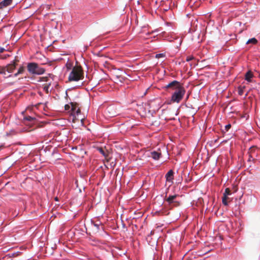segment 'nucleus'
I'll return each instance as SVG.
<instances>
[{"mask_svg": "<svg viewBox=\"0 0 260 260\" xmlns=\"http://www.w3.org/2000/svg\"><path fill=\"white\" fill-rule=\"evenodd\" d=\"M83 71L82 67L80 66L74 67L69 76V80L70 81H77L83 79Z\"/></svg>", "mask_w": 260, "mask_h": 260, "instance_id": "f257e3e1", "label": "nucleus"}, {"mask_svg": "<svg viewBox=\"0 0 260 260\" xmlns=\"http://www.w3.org/2000/svg\"><path fill=\"white\" fill-rule=\"evenodd\" d=\"M27 68L28 71L32 74L42 75L45 70L39 66L37 63L30 62L27 64Z\"/></svg>", "mask_w": 260, "mask_h": 260, "instance_id": "f03ea898", "label": "nucleus"}, {"mask_svg": "<svg viewBox=\"0 0 260 260\" xmlns=\"http://www.w3.org/2000/svg\"><path fill=\"white\" fill-rule=\"evenodd\" d=\"M164 88L167 92H171L173 91H178L181 90V89H184V88L180 82L176 80H174L166 85Z\"/></svg>", "mask_w": 260, "mask_h": 260, "instance_id": "7ed1b4c3", "label": "nucleus"}, {"mask_svg": "<svg viewBox=\"0 0 260 260\" xmlns=\"http://www.w3.org/2000/svg\"><path fill=\"white\" fill-rule=\"evenodd\" d=\"M185 93V90L184 88L174 91L172 95L171 100L168 102V104H171L174 103H179L182 100Z\"/></svg>", "mask_w": 260, "mask_h": 260, "instance_id": "20e7f679", "label": "nucleus"}, {"mask_svg": "<svg viewBox=\"0 0 260 260\" xmlns=\"http://www.w3.org/2000/svg\"><path fill=\"white\" fill-rule=\"evenodd\" d=\"M178 196V195L175 194L170 195L168 197H167V196H166L165 200L168 203L169 205L171 206L178 207L180 205V202L177 200V198Z\"/></svg>", "mask_w": 260, "mask_h": 260, "instance_id": "39448f33", "label": "nucleus"}, {"mask_svg": "<svg viewBox=\"0 0 260 260\" xmlns=\"http://www.w3.org/2000/svg\"><path fill=\"white\" fill-rule=\"evenodd\" d=\"M71 104L72 114L74 116L78 115V114L80 113V109L78 107V104L74 103H71Z\"/></svg>", "mask_w": 260, "mask_h": 260, "instance_id": "423d86ee", "label": "nucleus"}, {"mask_svg": "<svg viewBox=\"0 0 260 260\" xmlns=\"http://www.w3.org/2000/svg\"><path fill=\"white\" fill-rule=\"evenodd\" d=\"M18 60H15L12 63L8 64L6 66L7 72L8 73H12L16 68V62H18Z\"/></svg>", "mask_w": 260, "mask_h": 260, "instance_id": "0eeeda50", "label": "nucleus"}, {"mask_svg": "<svg viewBox=\"0 0 260 260\" xmlns=\"http://www.w3.org/2000/svg\"><path fill=\"white\" fill-rule=\"evenodd\" d=\"M174 172L173 170H170L166 175V180L168 182L173 183Z\"/></svg>", "mask_w": 260, "mask_h": 260, "instance_id": "6e6552de", "label": "nucleus"}, {"mask_svg": "<svg viewBox=\"0 0 260 260\" xmlns=\"http://www.w3.org/2000/svg\"><path fill=\"white\" fill-rule=\"evenodd\" d=\"M12 2V0H3L0 3V9H3L8 6H10Z\"/></svg>", "mask_w": 260, "mask_h": 260, "instance_id": "1a4fd4ad", "label": "nucleus"}, {"mask_svg": "<svg viewBox=\"0 0 260 260\" xmlns=\"http://www.w3.org/2000/svg\"><path fill=\"white\" fill-rule=\"evenodd\" d=\"M161 155V153L154 151L150 153V156L152 157L155 160H158L160 158Z\"/></svg>", "mask_w": 260, "mask_h": 260, "instance_id": "9d476101", "label": "nucleus"}, {"mask_svg": "<svg viewBox=\"0 0 260 260\" xmlns=\"http://www.w3.org/2000/svg\"><path fill=\"white\" fill-rule=\"evenodd\" d=\"M253 77V73L251 71H248L245 75V79L250 82H251V79Z\"/></svg>", "mask_w": 260, "mask_h": 260, "instance_id": "9b49d317", "label": "nucleus"}, {"mask_svg": "<svg viewBox=\"0 0 260 260\" xmlns=\"http://www.w3.org/2000/svg\"><path fill=\"white\" fill-rule=\"evenodd\" d=\"M257 43V40L255 38H251V39H249L247 42H246V44H256V43Z\"/></svg>", "mask_w": 260, "mask_h": 260, "instance_id": "f8f14e48", "label": "nucleus"}, {"mask_svg": "<svg viewBox=\"0 0 260 260\" xmlns=\"http://www.w3.org/2000/svg\"><path fill=\"white\" fill-rule=\"evenodd\" d=\"M36 118L35 117H31L30 116H26L24 118V120L29 121H34Z\"/></svg>", "mask_w": 260, "mask_h": 260, "instance_id": "ddd939ff", "label": "nucleus"}, {"mask_svg": "<svg viewBox=\"0 0 260 260\" xmlns=\"http://www.w3.org/2000/svg\"><path fill=\"white\" fill-rule=\"evenodd\" d=\"M231 194V190L229 188H226L225 190V191L223 193V197H227L228 195H230Z\"/></svg>", "mask_w": 260, "mask_h": 260, "instance_id": "4468645a", "label": "nucleus"}, {"mask_svg": "<svg viewBox=\"0 0 260 260\" xmlns=\"http://www.w3.org/2000/svg\"><path fill=\"white\" fill-rule=\"evenodd\" d=\"M24 68L23 67H20L17 73L15 74V76H17L18 75L24 72Z\"/></svg>", "mask_w": 260, "mask_h": 260, "instance_id": "2eb2a0df", "label": "nucleus"}, {"mask_svg": "<svg viewBox=\"0 0 260 260\" xmlns=\"http://www.w3.org/2000/svg\"><path fill=\"white\" fill-rule=\"evenodd\" d=\"M7 71L6 67H0V74H5Z\"/></svg>", "mask_w": 260, "mask_h": 260, "instance_id": "dca6fc26", "label": "nucleus"}, {"mask_svg": "<svg viewBox=\"0 0 260 260\" xmlns=\"http://www.w3.org/2000/svg\"><path fill=\"white\" fill-rule=\"evenodd\" d=\"M228 197H222V204L225 205V206H227L228 205V203L227 202V199H228Z\"/></svg>", "mask_w": 260, "mask_h": 260, "instance_id": "f3484780", "label": "nucleus"}, {"mask_svg": "<svg viewBox=\"0 0 260 260\" xmlns=\"http://www.w3.org/2000/svg\"><path fill=\"white\" fill-rule=\"evenodd\" d=\"M244 87L239 86L238 87V93L240 95H242L243 94V90Z\"/></svg>", "mask_w": 260, "mask_h": 260, "instance_id": "a211bd4d", "label": "nucleus"}, {"mask_svg": "<svg viewBox=\"0 0 260 260\" xmlns=\"http://www.w3.org/2000/svg\"><path fill=\"white\" fill-rule=\"evenodd\" d=\"M48 80V78L47 77H43L40 78L39 81L41 82H47Z\"/></svg>", "mask_w": 260, "mask_h": 260, "instance_id": "6ab92c4d", "label": "nucleus"}, {"mask_svg": "<svg viewBox=\"0 0 260 260\" xmlns=\"http://www.w3.org/2000/svg\"><path fill=\"white\" fill-rule=\"evenodd\" d=\"M98 150L99 151V152L101 153H102L105 157L107 156L105 151L104 150V149L102 148H99Z\"/></svg>", "mask_w": 260, "mask_h": 260, "instance_id": "aec40b11", "label": "nucleus"}, {"mask_svg": "<svg viewBox=\"0 0 260 260\" xmlns=\"http://www.w3.org/2000/svg\"><path fill=\"white\" fill-rule=\"evenodd\" d=\"M194 59V57L193 56H187L186 59V61H189L192 59Z\"/></svg>", "mask_w": 260, "mask_h": 260, "instance_id": "412c9836", "label": "nucleus"}, {"mask_svg": "<svg viewBox=\"0 0 260 260\" xmlns=\"http://www.w3.org/2000/svg\"><path fill=\"white\" fill-rule=\"evenodd\" d=\"M164 56H165V55L163 53L157 54L155 55V57L157 58H159L160 57H164Z\"/></svg>", "mask_w": 260, "mask_h": 260, "instance_id": "4be33fe9", "label": "nucleus"}, {"mask_svg": "<svg viewBox=\"0 0 260 260\" xmlns=\"http://www.w3.org/2000/svg\"><path fill=\"white\" fill-rule=\"evenodd\" d=\"M231 127V124H228L224 126V129L225 130V131H228Z\"/></svg>", "mask_w": 260, "mask_h": 260, "instance_id": "5701e85b", "label": "nucleus"}, {"mask_svg": "<svg viewBox=\"0 0 260 260\" xmlns=\"http://www.w3.org/2000/svg\"><path fill=\"white\" fill-rule=\"evenodd\" d=\"M93 225H94L95 227H96V229H97L98 230H99V229H100V224H99V223H93Z\"/></svg>", "mask_w": 260, "mask_h": 260, "instance_id": "b1692460", "label": "nucleus"}, {"mask_svg": "<svg viewBox=\"0 0 260 260\" xmlns=\"http://www.w3.org/2000/svg\"><path fill=\"white\" fill-rule=\"evenodd\" d=\"M256 148L255 147H251L250 149H249V151H250V153H252L253 151H254L255 150V149H256Z\"/></svg>", "mask_w": 260, "mask_h": 260, "instance_id": "393cba45", "label": "nucleus"}, {"mask_svg": "<svg viewBox=\"0 0 260 260\" xmlns=\"http://www.w3.org/2000/svg\"><path fill=\"white\" fill-rule=\"evenodd\" d=\"M70 108V106L69 105H66L64 106V109L66 110H69Z\"/></svg>", "mask_w": 260, "mask_h": 260, "instance_id": "a878e982", "label": "nucleus"}, {"mask_svg": "<svg viewBox=\"0 0 260 260\" xmlns=\"http://www.w3.org/2000/svg\"><path fill=\"white\" fill-rule=\"evenodd\" d=\"M48 87H49V86H48V85H47V86H45L44 87V90H45L47 92H48Z\"/></svg>", "mask_w": 260, "mask_h": 260, "instance_id": "bb28decb", "label": "nucleus"}, {"mask_svg": "<svg viewBox=\"0 0 260 260\" xmlns=\"http://www.w3.org/2000/svg\"><path fill=\"white\" fill-rule=\"evenodd\" d=\"M5 50L4 48H0V53H3Z\"/></svg>", "mask_w": 260, "mask_h": 260, "instance_id": "cd10ccee", "label": "nucleus"}, {"mask_svg": "<svg viewBox=\"0 0 260 260\" xmlns=\"http://www.w3.org/2000/svg\"><path fill=\"white\" fill-rule=\"evenodd\" d=\"M122 79H123V78H121V79H120H120H119V81H120V82H122Z\"/></svg>", "mask_w": 260, "mask_h": 260, "instance_id": "c85d7f7f", "label": "nucleus"}, {"mask_svg": "<svg viewBox=\"0 0 260 260\" xmlns=\"http://www.w3.org/2000/svg\"><path fill=\"white\" fill-rule=\"evenodd\" d=\"M55 201H58V198H57V197H56V198H55Z\"/></svg>", "mask_w": 260, "mask_h": 260, "instance_id": "c756f323", "label": "nucleus"}, {"mask_svg": "<svg viewBox=\"0 0 260 260\" xmlns=\"http://www.w3.org/2000/svg\"><path fill=\"white\" fill-rule=\"evenodd\" d=\"M1 148H2V147H0V150L1 149Z\"/></svg>", "mask_w": 260, "mask_h": 260, "instance_id": "7c9ffc66", "label": "nucleus"}]
</instances>
